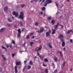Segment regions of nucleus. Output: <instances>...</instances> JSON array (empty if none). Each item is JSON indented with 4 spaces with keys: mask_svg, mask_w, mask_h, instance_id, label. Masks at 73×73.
<instances>
[{
    "mask_svg": "<svg viewBox=\"0 0 73 73\" xmlns=\"http://www.w3.org/2000/svg\"><path fill=\"white\" fill-rule=\"evenodd\" d=\"M47 5V4H44V6L45 7H46V5Z\"/></svg>",
    "mask_w": 73,
    "mask_h": 73,
    "instance_id": "603ef678",
    "label": "nucleus"
},
{
    "mask_svg": "<svg viewBox=\"0 0 73 73\" xmlns=\"http://www.w3.org/2000/svg\"><path fill=\"white\" fill-rule=\"evenodd\" d=\"M61 42H62V46L64 47L65 45V43L64 42V40H62L61 41Z\"/></svg>",
    "mask_w": 73,
    "mask_h": 73,
    "instance_id": "20e7f679",
    "label": "nucleus"
},
{
    "mask_svg": "<svg viewBox=\"0 0 73 73\" xmlns=\"http://www.w3.org/2000/svg\"><path fill=\"white\" fill-rule=\"evenodd\" d=\"M5 29L4 28H3L1 29L0 30V32H1V33L2 32H4V31H5Z\"/></svg>",
    "mask_w": 73,
    "mask_h": 73,
    "instance_id": "423d86ee",
    "label": "nucleus"
},
{
    "mask_svg": "<svg viewBox=\"0 0 73 73\" xmlns=\"http://www.w3.org/2000/svg\"><path fill=\"white\" fill-rule=\"evenodd\" d=\"M57 70H55L54 71V73H57Z\"/></svg>",
    "mask_w": 73,
    "mask_h": 73,
    "instance_id": "09e8293b",
    "label": "nucleus"
},
{
    "mask_svg": "<svg viewBox=\"0 0 73 73\" xmlns=\"http://www.w3.org/2000/svg\"><path fill=\"white\" fill-rule=\"evenodd\" d=\"M34 1V0H33V1H31V3H32V2H33Z\"/></svg>",
    "mask_w": 73,
    "mask_h": 73,
    "instance_id": "774afa93",
    "label": "nucleus"
},
{
    "mask_svg": "<svg viewBox=\"0 0 73 73\" xmlns=\"http://www.w3.org/2000/svg\"><path fill=\"white\" fill-rule=\"evenodd\" d=\"M44 61L45 62H47L48 61V60L46 58H45L44 60Z\"/></svg>",
    "mask_w": 73,
    "mask_h": 73,
    "instance_id": "4be33fe9",
    "label": "nucleus"
},
{
    "mask_svg": "<svg viewBox=\"0 0 73 73\" xmlns=\"http://www.w3.org/2000/svg\"><path fill=\"white\" fill-rule=\"evenodd\" d=\"M8 21H9V22H12V20H11V18H9L7 19Z\"/></svg>",
    "mask_w": 73,
    "mask_h": 73,
    "instance_id": "f3484780",
    "label": "nucleus"
},
{
    "mask_svg": "<svg viewBox=\"0 0 73 73\" xmlns=\"http://www.w3.org/2000/svg\"><path fill=\"white\" fill-rule=\"evenodd\" d=\"M7 9H8V8L7 7H5L4 8V10L5 11H7Z\"/></svg>",
    "mask_w": 73,
    "mask_h": 73,
    "instance_id": "a211bd4d",
    "label": "nucleus"
},
{
    "mask_svg": "<svg viewBox=\"0 0 73 73\" xmlns=\"http://www.w3.org/2000/svg\"><path fill=\"white\" fill-rule=\"evenodd\" d=\"M10 48H12V46L11 45H10Z\"/></svg>",
    "mask_w": 73,
    "mask_h": 73,
    "instance_id": "e2e57ef3",
    "label": "nucleus"
},
{
    "mask_svg": "<svg viewBox=\"0 0 73 73\" xmlns=\"http://www.w3.org/2000/svg\"><path fill=\"white\" fill-rule=\"evenodd\" d=\"M43 66H46V65L45 64H43Z\"/></svg>",
    "mask_w": 73,
    "mask_h": 73,
    "instance_id": "338daca9",
    "label": "nucleus"
},
{
    "mask_svg": "<svg viewBox=\"0 0 73 73\" xmlns=\"http://www.w3.org/2000/svg\"><path fill=\"white\" fill-rule=\"evenodd\" d=\"M37 55H40V53H39V52H37Z\"/></svg>",
    "mask_w": 73,
    "mask_h": 73,
    "instance_id": "864d4df0",
    "label": "nucleus"
},
{
    "mask_svg": "<svg viewBox=\"0 0 73 73\" xmlns=\"http://www.w3.org/2000/svg\"><path fill=\"white\" fill-rule=\"evenodd\" d=\"M7 48H9V46L8 45H7Z\"/></svg>",
    "mask_w": 73,
    "mask_h": 73,
    "instance_id": "680f3d73",
    "label": "nucleus"
},
{
    "mask_svg": "<svg viewBox=\"0 0 73 73\" xmlns=\"http://www.w3.org/2000/svg\"><path fill=\"white\" fill-rule=\"evenodd\" d=\"M37 32H38L39 33H41L42 32H41V31L40 30V31H37Z\"/></svg>",
    "mask_w": 73,
    "mask_h": 73,
    "instance_id": "ea45409f",
    "label": "nucleus"
},
{
    "mask_svg": "<svg viewBox=\"0 0 73 73\" xmlns=\"http://www.w3.org/2000/svg\"><path fill=\"white\" fill-rule=\"evenodd\" d=\"M45 14H44L43 15V17H45Z\"/></svg>",
    "mask_w": 73,
    "mask_h": 73,
    "instance_id": "69168bd1",
    "label": "nucleus"
},
{
    "mask_svg": "<svg viewBox=\"0 0 73 73\" xmlns=\"http://www.w3.org/2000/svg\"><path fill=\"white\" fill-rule=\"evenodd\" d=\"M58 38H59V39L61 41H62V40H64V37L63 35L60 34L59 35V36L58 37Z\"/></svg>",
    "mask_w": 73,
    "mask_h": 73,
    "instance_id": "f03ea898",
    "label": "nucleus"
},
{
    "mask_svg": "<svg viewBox=\"0 0 73 73\" xmlns=\"http://www.w3.org/2000/svg\"><path fill=\"white\" fill-rule=\"evenodd\" d=\"M15 73H17L18 71H17V66L15 67Z\"/></svg>",
    "mask_w": 73,
    "mask_h": 73,
    "instance_id": "6e6552de",
    "label": "nucleus"
},
{
    "mask_svg": "<svg viewBox=\"0 0 73 73\" xmlns=\"http://www.w3.org/2000/svg\"><path fill=\"white\" fill-rule=\"evenodd\" d=\"M23 51H21V49H20L19 50V52L21 53L22 52H23Z\"/></svg>",
    "mask_w": 73,
    "mask_h": 73,
    "instance_id": "7c9ffc66",
    "label": "nucleus"
},
{
    "mask_svg": "<svg viewBox=\"0 0 73 73\" xmlns=\"http://www.w3.org/2000/svg\"><path fill=\"white\" fill-rule=\"evenodd\" d=\"M13 15H15V17H17L19 16V13H16L15 11H13L12 13Z\"/></svg>",
    "mask_w": 73,
    "mask_h": 73,
    "instance_id": "7ed1b4c3",
    "label": "nucleus"
},
{
    "mask_svg": "<svg viewBox=\"0 0 73 73\" xmlns=\"http://www.w3.org/2000/svg\"><path fill=\"white\" fill-rule=\"evenodd\" d=\"M31 66H28V67L27 68L28 69H31Z\"/></svg>",
    "mask_w": 73,
    "mask_h": 73,
    "instance_id": "c85d7f7f",
    "label": "nucleus"
},
{
    "mask_svg": "<svg viewBox=\"0 0 73 73\" xmlns=\"http://www.w3.org/2000/svg\"><path fill=\"white\" fill-rule=\"evenodd\" d=\"M16 64L17 65H20V64H21V62L20 61L17 62Z\"/></svg>",
    "mask_w": 73,
    "mask_h": 73,
    "instance_id": "1a4fd4ad",
    "label": "nucleus"
},
{
    "mask_svg": "<svg viewBox=\"0 0 73 73\" xmlns=\"http://www.w3.org/2000/svg\"><path fill=\"white\" fill-rule=\"evenodd\" d=\"M59 53H60V55H62V52L60 51L59 52Z\"/></svg>",
    "mask_w": 73,
    "mask_h": 73,
    "instance_id": "e433bc0d",
    "label": "nucleus"
},
{
    "mask_svg": "<svg viewBox=\"0 0 73 73\" xmlns=\"http://www.w3.org/2000/svg\"><path fill=\"white\" fill-rule=\"evenodd\" d=\"M39 57L40 58H41V59H42V57H41V56H39Z\"/></svg>",
    "mask_w": 73,
    "mask_h": 73,
    "instance_id": "0e129e2a",
    "label": "nucleus"
},
{
    "mask_svg": "<svg viewBox=\"0 0 73 73\" xmlns=\"http://www.w3.org/2000/svg\"><path fill=\"white\" fill-rule=\"evenodd\" d=\"M48 3H52V1H51L50 0H48Z\"/></svg>",
    "mask_w": 73,
    "mask_h": 73,
    "instance_id": "a878e982",
    "label": "nucleus"
},
{
    "mask_svg": "<svg viewBox=\"0 0 73 73\" xmlns=\"http://www.w3.org/2000/svg\"><path fill=\"white\" fill-rule=\"evenodd\" d=\"M2 49H5V50H6V52H7V49L6 48H5V47L3 46L2 47Z\"/></svg>",
    "mask_w": 73,
    "mask_h": 73,
    "instance_id": "393cba45",
    "label": "nucleus"
},
{
    "mask_svg": "<svg viewBox=\"0 0 73 73\" xmlns=\"http://www.w3.org/2000/svg\"><path fill=\"white\" fill-rule=\"evenodd\" d=\"M45 4H47H47H48V2L47 1H46L45 3Z\"/></svg>",
    "mask_w": 73,
    "mask_h": 73,
    "instance_id": "3c124183",
    "label": "nucleus"
},
{
    "mask_svg": "<svg viewBox=\"0 0 73 73\" xmlns=\"http://www.w3.org/2000/svg\"><path fill=\"white\" fill-rule=\"evenodd\" d=\"M55 23V21L54 20H52L51 21V23L52 24H54V23Z\"/></svg>",
    "mask_w": 73,
    "mask_h": 73,
    "instance_id": "aec40b11",
    "label": "nucleus"
},
{
    "mask_svg": "<svg viewBox=\"0 0 73 73\" xmlns=\"http://www.w3.org/2000/svg\"><path fill=\"white\" fill-rule=\"evenodd\" d=\"M33 44V42H30V45L31 46H32Z\"/></svg>",
    "mask_w": 73,
    "mask_h": 73,
    "instance_id": "5701e85b",
    "label": "nucleus"
},
{
    "mask_svg": "<svg viewBox=\"0 0 73 73\" xmlns=\"http://www.w3.org/2000/svg\"><path fill=\"white\" fill-rule=\"evenodd\" d=\"M18 33H19L21 34V29H19L18 30Z\"/></svg>",
    "mask_w": 73,
    "mask_h": 73,
    "instance_id": "2eb2a0df",
    "label": "nucleus"
},
{
    "mask_svg": "<svg viewBox=\"0 0 73 73\" xmlns=\"http://www.w3.org/2000/svg\"><path fill=\"white\" fill-rule=\"evenodd\" d=\"M2 57H3V60L4 61H6V58H5V57L3 55H2Z\"/></svg>",
    "mask_w": 73,
    "mask_h": 73,
    "instance_id": "ddd939ff",
    "label": "nucleus"
},
{
    "mask_svg": "<svg viewBox=\"0 0 73 73\" xmlns=\"http://www.w3.org/2000/svg\"><path fill=\"white\" fill-rule=\"evenodd\" d=\"M42 49V46L41 45H40L39 46V47H37L35 49V52H37V51H38L40 50H41Z\"/></svg>",
    "mask_w": 73,
    "mask_h": 73,
    "instance_id": "f257e3e1",
    "label": "nucleus"
},
{
    "mask_svg": "<svg viewBox=\"0 0 73 73\" xmlns=\"http://www.w3.org/2000/svg\"><path fill=\"white\" fill-rule=\"evenodd\" d=\"M13 44H15V41L14 40H13L12 42Z\"/></svg>",
    "mask_w": 73,
    "mask_h": 73,
    "instance_id": "4c0bfd02",
    "label": "nucleus"
},
{
    "mask_svg": "<svg viewBox=\"0 0 73 73\" xmlns=\"http://www.w3.org/2000/svg\"><path fill=\"white\" fill-rule=\"evenodd\" d=\"M46 37H49L50 36V34H49V33L46 32Z\"/></svg>",
    "mask_w": 73,
    "mask_h": 73,
    "instance_id": "9d476101",
    "label": "nucleus"
},
{
    "mask_svg": "<svg viewBox=\"0 0 73 73\" xmlns=\"http://www.w3.org/2000/svg\"><path fill=\"white\" fill-rule=\"evenodd\" d=\"M29 64L31 65H32L33 64L32 61H30L29 62Z\"/></svg>",
    "mask_w": 73,
    "mask_h": 73,
    "instance_id": "b1692460",
    "label": "nucleus"
},
{
    "mask_svg": "<svg viewBox=\"0 0 73 73\" xmlns=\"http://www.w3.org/2000/svg\"><path fill=\"white\" fill-rule=\"evenodd\" d=\"M65 61H64L63 62V64L62 65V67H64V66H65Z\"/></svg>",
    "mask_w": 73,
    "mask_h": 73,
    "instance_id": "6ab92c4d",
    "label": "nucleus"
},
{
    "mask_svg": "<svg viewBox=\"0 0 73 73\" xmlns=\"http://www.w3.org/2000/svg\"><path fill=\"white\" fill-rule=\"evenodd\" d=\"M50 32H50V30H49L48 31V32H47L48 33H49V34H50Z\"/></svg>",
    "mask_w": 73,
    "mask_h": 73,
    "instance_id": "6e6d98bb",
    "label": "nucleus"
},
{
    "mask_svg": "<svg viewBox=\"0 0 73 73\" xmlns=\"http://www.w3.org/2000/svg\"><path fill=\"white\" fill-rule=\"evenodd\" d=\"M45 73H48V70L47 69H45Z\"/></svg>",
    "mask_w": 73,
    "mask_h": 73,
    "instance_id": "2f4dec72",
    "label": "nucleus"
},
{
    "mask_svg": "<svg viewBox=\"0 0 73 73\" xmlns=\"http://www.w3.org/2000/svg\"><path fill=\"white\" fill-rule=\"evenodd\" d=\"M35 25H36V26L38 25V22L36 23H35Z\"/></svg>",
    "mask_w": 73,
    "mask_h": 73,
    "instance_id": "a18cd8bd",
    "label": "nucleus"
},
{
    "mask_svg": "<svg viewBox=\"0 0 73 73\" xmlns=\"http://www.w3.org/2000/svg\"><path fill=\"white\" fill-rule=\"evenodd\" d=\"M70 41L72 43V42H73V40L72 39H71L70 40Z\"/></svg>",
    "mask_w": 73,
    "mask_h": 73,
    "instance_id": "49530a36",
    "label": "nucleus"
},
{
    "mask_svg": "<svg viewBox=\"0 0 73 73\" xmlns=\"http://www.w3.org/2000/svg\"><path fill=\"white\" fill-rule=\"evenodd\" d=\"M72 31V30H70L67 31L66 32V33H67V34H69V33H70V32H71Z\"/></svg>",
    "mask_w": 73,
    "mask_h": 73,
    "instance_id": "f8f14e48",
    "label": "nucleus"
},
{
    "mask_svg": "<svg viewBox=\"0 0 73 73\" xmlns=\"http://www.w3.org/2000/svg\"><path fill=\"white\" fill-rule=\"evenodd\" d=\"M21 7H25V5L23 4L21 5Z\"/></svg>",
    "mask_w": 73,
    "mask_h": 73,
    "instance_id": "f704fd0d",
    "label": "nucleus"
},
{
    "mask_svg": "<svg viewBox=\"0 0 73 73\" xmlns=\"http://www.w3.org/2000/svg\"><path fill=\"white\" fill-rule=\"evenodd\" d=\"M40 13L41 15H43V12H40Z\"/></svg>",
    "mask_w": 73,
    "mask_h": 73,
    "instance_id": "a19ab883",
    "label": "nucleus"
},
{
    "mask_svg": "<svg viewBox=\"0 0 73 73\" xmlns=\"http://www.w3.org/2000/svg\"><path fill=\"white\" fill-rule=\"evenodd\" d=\"M58 26H59V25L58 24L57 25H55L54 26V29H57V28L58 27Z\"/></svg>",
    "mask_w": 73,
    "mask_h": 73,
    "instance_id": "9b49d317",
    "label": "nucleus"
},
{
    "mask_svg": "<svg viewBox=\"0 0 73 73\" xmlns=\"http://www.w3.org/2000/svg\"><path fill=\"white\" fill-rule=\"evenodd\" d=\"M45 1V0H43L42 1V2L41 3H42V2H44V1Z\"/></svg>",
    "mask_w": 73,
    "mask_h": 73,
    "instance_id": "4d7b16f0",
    "label": "nucleus"
},
{
    "mask_svg": "<svg viewBox=\"0 0 73 73\" xmlns=\"http://www.w3.org/2000/svg\"><path fill=\"white\" fill-rule=\"evenodd\" d=\"M51 64L52 65H53L54 66V63L53 62H52Z\"/></svg>",
    "mask_w": 73,
    "mask_h": 73,
    "instance_id": "58836bf2",
    "label": "nucleus"
},
{
    "mask_svg": "<svg viewBox=\"0 0 73 73\" xmlns=\"http://www.w3.org/2000/svg\"><path fill=\"white\" fill-rule=\"evenodd\" d=\"M51 19H52V18H51V17H48V20H51Z\"/></svg>",
    "mask_w": 73,
    "mask_h": 73,
    "instance_id": "c756f323",
    "label": "nucleus"
},
{
    "mask_svg": "<svg viewBox=\"0 0 73 73\" xmlns=\"http://www.w3.org/2000/svg\"><path fill=\"white\" fill-rule=\"evenodd\" d=\"M35 36H33L32 37V38L33 39V38H35Z\"/></svg>",
    "mask_w": 73,
    "mask_h": 73,
    "instance_id": "5fc2aeb1",
    "label": "nucleus"
},
{
    "mask_svg": "<svg viewBox=\"0 0 73 73\" xmlns=\"http://www.w3.org/2000/svg\"><path fill=\"white\" fill-rule=\"evenodd\" d=\"M52 34L53 35L56 33V30L55 29H52Z\"/></svg>",
    "mask_w": 73,
    "mask_h": 73,
    "instance_id": "39448f33",
    "label": "nucleus"
},
{
    "mask_svg": "<svg viewBox=\"0 0 73 73\" xmlns=\"http://www.w3.org/2000/svg\"><path fill=\"white\" fill-rule=\"evenodd\" d=\"M60 26L61 27V28L62 29L63 28H64V26H63V25H61Z\"/></svg>",
    "mask_w": 73,
    "mask_h": 73,
    "instance_id": "c03bdc74",
    "label": "nucleus"
},
{
    "mask_svg": "<svg viewBox=\"0 0 73 73\" xmlns=\"http://www.w3.org/2000/svg\"><path fill=\"white\" fill-rule=\"evenodd\" d=\"M57 60H58V58H56L54 59V61H57Z\"/></svg>",
    "mask_w": 73,
    "mask_h": 73,
    "instance_id": "72a5a7b5",
    "label": "nucleus"
},
{
    "mask_svg": "<svg viewBox=\"0 0 73 73\" xmlns=\"http://www.w3.org/2000/svg\"><path fill=\"white\" fill-rule=\"evenodd\" d=\"M44 28L43 27H41L40 28V31L42 32L44 31Z\"/></svg>",
    "mask_w": 73,
    "mask_h": 73,
    "instance_id": "4468645a",
    "label": "nucleus"
},
{
    "mask_svg": "<svg viewBox=\"0 0 73 73\" xmlns=\"http://www.w3.org/2000/svg\"><path fill=\"white\" fill-rule=\"evenodd\" d=\"M27 62V60L24 61V63H26V62Z\"/></svg>",
    "mask_w": 73,
    "mask_h": 73,
    "instance_id": "13d9d810",
    "label": "nucleus"
},
{
    "mask_svg": "<svg viewBox=\"0 0 73 73\" xmlns=\"http://www.w3.org/2000/svg\"><path fill=\"white\" fill-rule=\"evenodd\" d=\"M25 44H26V42H25L24 43V44H22V45H23V46H25Z\"/></svg>",
    "mask_w": 73,
    "mask_h": 73,
    "instance_id": "37998d69",
    "label": "nucleus"
},
{
    "mask_svg": "<svg viewBox=\"0 0 73 73\" xmlns=\"http://www.w3.org/2000/svg\"><path fill=\"white\" fill-rule=\"evenodd\" d=\"M29 35H27L26 36V38L27 39H29Z\"/></svg>",
    "mask_w": 73,
    "mask_h": 73,
    "instance_id": "cd10ccee",
    "label": "nucleus"
},
{
    "mask_svg": "<svg viewBox=\"0 0 73 73\" xmlns=\"http://www.w3.org/2000/svg\"><path fill=\"white\" fill-rule=\"evenodd\" d=\"M20 14L21 15H22V16H23V15H24V13L23 12H21Z\"/></svg>",
    "mask_w": 73,
    "mask_h": 73,
    "instance_id": "bb28decb",
    "label": "nucleus"
},
{
    "mask_svg": "<svg viewBox=\"0 0 73 73\" xmlns=\"http://www.w3.org/2000/svg\"><path fill=\"white\" fill-rule=\"evenodd\" d=\"M20 24L21 25V26H23V23L21 21L20 22Z\"/></svg>",
    "mask_w": 73,
    "mask_h": 73,
    "instance_id": "473e14b6",
    "label": "nucleus"
},
{
    "mask_svg": "<svg viewBox=\"0 0 73 73\" xmlns=\"http://www.w3.org/2000/svg\"><path fill=\"white\" fill-rule=\"evenodd\" d=\"M33 35V33H31L30 34V36H32Z\"/></svg>",
    "mask_w": 73,
    "mask_h": 73,
    "instance_id": "79ce46f5",
    "label": "nucleus"
},
{
    "mask_svg": "<svg viewBox=\"0 0 73 73\" xmlns=\"http://www.w3.org/2000/svg\"><path fill=\"white\" fill-rule=\"evenodd\" d=\"M14 28H17V26L16 25H15L14 26Z\"/></svg>",
    "mask_w": 73,
    "mask_h": 73,
    "instance_id": "bf43d9fd",
    "label": "nucleus"
},
{
    "mask_svg": "<svg viewBox=\"0 0 73 73\" xmlns=\"http://www.w3.org/2000/svg\"><path fill=\"white\" fill-rule=\"evenodd\" d=\"M63 49H64V50H66V48H65V47L64 48H63Z\"/></svg>",
    "mask_w": 73,
    "mask_h": 73,
    "instance_id": "052dcab7",
    "label": "nucleus"
},
{
    "mask_svg": "<svg viewBox=\"0 0 73 73\" xmlns=\"http://www.w3.org/2000/svg\"><path fill=\"white\" fill-rule=\"evenodd\" d=\"M42 9L43 11H44L45 10V7H43L42 8Z\"/></svg>",
    "mask_w": 73,
    "mask_h": 73,
    "instance_id": "412c9836",
    "label": "nucleus"
},
{
    "mask_svg": "<svg viewBox=\"0 0 73 73\" xmlns=\"http://www.w3.org/2000/svg\"><path fill=\"white\" fill-rule=\"evenodd\" d=\"M21 34H19V33H18L17 34V36L18 37H20V35Z\"/></svg>",
    "mask_w": 73,
    "mask_h": 73,
    "instance_id": "c9c22d12",
    "label": "nucleus"
},
{
    "mask_svg": "<svg viewBox=\"0 0 73 73\" xmlns=\"http://www.w3.org/2000/svg\"><path fill=\"white\" fill-rule=\"evenodd\" d=\"M18 19H22V20H23V19H24V17H23V15H20L19 16V17H18Z\"/></svg>",
    "mask_w": 73,
    "mask_h": 73,
    "instance_id": "0eeeda50",
    "label": "nucleus"
},
{
    "mask_svg": "<svg viewBox=\"0 0 73 73\" xmlns=\"http://www.w3.org/2000/svg\"><path fill=\"white\" fill-rule=\"evenodd\" d=\"M7 25L9 27H11V25H10L9 23L7 24Z\"/></svg>",
    "mask_w": 73,
    "mask_h": 73,
    "instance_id": "8fccbe9b",
    "label": "nucleus"
},
{
    "mask_svg": "<svg viewBox=\"0 0 73 73\" xmlns=\"http://www.w3.org/2000/svg\"><path fill=\"white\" fill-rule=\"evenodd\" d=\"M22 32H23V31H24V28H23L22 29Z\"/></svg>",
    "mask_w": 73,
    "mask_h": 73,
    "instance_id": "de8ad7c7",
    "label": "nucleus"
},
{
    "mask_svg": "<svg viewBox=\"0 0 73 73\" xmlns=\"http://www.w3.org/2000/svg\"><path fill=\"white\" fill-rule=\"evenodd\" d=\"M48 46H49L50 48L51 49L52 48V46H51V43L50 42L49 43Z\"/></svg>",
    "mask_w": 73,
    "mask_h": 73,
    "instance_id": "dca6fc26",
    "label": "nucleus"
}]
</instances>
